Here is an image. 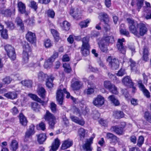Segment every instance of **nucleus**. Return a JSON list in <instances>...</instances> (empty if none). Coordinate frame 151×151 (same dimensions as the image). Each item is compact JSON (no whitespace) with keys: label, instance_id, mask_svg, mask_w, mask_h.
Returning a JSON list of instances; mask_svg holds the SVG:
<instances>
[{"label":"nucleus","instance_id":"bf43d9fd","mask_svg":"<svg viewBox=\"0 0 151 151\" xmlns=\"http://www.w3.org/2000/svg\"><path fill=\"white\" fill-rule=\"evenodd\" d=\"M44 45L45 47L49 48L52 46V44L49 39H47L45 41Z\"/></svg>","mask_w":151,"mask_h":151},{"label":"nucleus","instance_id":"cd10ccee","mask_svg":"<svg viewBox=\"0 0 151 151\" xmlns=\"http://www.w3.org/2000/svg\"><path fill=\"white\" fill-rule=\"evenodd\" d=\"M111 130L113 131L116 134H121L123 132V129L122 128H120L118 126H114L111 127Z\"/></svg>","mask_w":151,"mask_h":151},{"label":"nucleus","instance_id":"052dcab7","mask_svg":"<svg viewBox=\"0 0 151 151\" xmlns=\"http://www.w3.org/2000/svg\"><path fill=\"white\" fill-rule=\"evenodd\" d=\"M146 12L147 14L145 16L146 19H151V7L148 8Z\"/></svg>","mask_w":151,"mask_h":151},{"label":"nucleus","instance_id":"ddd939ff","mask_svg":"<svg viewBox=\"0 0 151 151\" xmlns=\"http://www.w3.org/2000/svg\"><path fill=\"white\" fill-rule=\"evenodd\" d=\"M139 87L140 89L142 91L144 95L147 98L150 97V93L145 88L144 86L142 83L141 81H139L138 82Z\"/></svg>","mask_w":151,"mask_h":151},{"label":"nucleus","instance_id":"2eb2a0df","mask_svg":"<svg viewBox=\"0 0 151 151\" xmlns=\"http://www.w3.org/2000/svg\"><path fill=\"white\" fill-rule=\"evenodd\" d=\"M106 137L110 139V143L113 145H115L118 141V139L112 133H107Z\"/></svg>","mask_w":151,"mask_h":151},{"label":"nucleus","instance_id":"864d4df0","mask_svg":"<svg viewBox=\"0 0 151 151\" xmlns=\"http://www.w3.org/2000/svg\"><path fill=\"white\" fill-rule=\"evenodd\" d=\"M63 66L65 68V70L68 72L69 73L71 70V68L68 63H65L63 64Z\"/></svg>","mask_w":151,"mask_h":151},{"label":"nucleus","instance_id":"b1692460","mask_svg":"<svg viewBox=\"0 0 151 151\" xmlns=\"http://www.w3.org/2000/svg\"><path fill=\"white\" fill-rule=\"evenodd\" d=\"M122 82L126 86H132L133 85V83L129 76L124 77L122 80Z\"/></svg>","mask_w":151,"mask_h":151},{"label":"nucleus","instance_id":"f257e3e1","mask_svg":"<svg viewBox=\"0 0 151 151\" xmlns=\"http://www.w3.org/2000/svg\"><path fill=\"white\" fill-rule=\"evenodd\" d=\"M127 20L129 24V31L134 35L139 37L146 34L148 29L145 24L142 23L138 24L131 18H127Z\"/></svg>","mask_w":151,"mask_h":151},{"label":"nucleus","instance_id":"aec40b11","mask_svg":"<svg viewBox=\"0 0 151 151\" xmlns=\"http://www.w3.org/2000/svg\"><path fill=\"white\" fill-rule=\"evenodd\" d=\"M37 141L39 144H42L47 139L46 135L44 134H40L37 135Z\"/></svg>","mask_w":151,"mask_h":151},{"label":"nucleus","instance_id":"c9c22d12","mask_svg":"<svg viewBox=\"0 0 151 151\" xmlns=\"http://www.w3.org/2000/svg\"><path fill=\"white\" fill-rule=\"evenodd\" d=\"M62 28L65 30H68L70 28V24L67 21H64L60 24Z\"/></svg>","mask_w":151,"mask_h":151},{"label":"nucleus","instance_id":"f704fd0d","mask_svg":"<svg viewBox=\"0 0 151 151\" xmlns=\"http://www.w3.org/2000/svg\"><path fill=\"white\" fill-rule=\"evenodd\" d=\"M148 48L146 46H144L143 48V57L144 60L145 61H146L148 59Z\"/></svg>","mask_w":151,"mask_h":151},{"label":"nucleus","instance_id":"8fccbe9b","mask_svg":"<svg viewBox=\"0 0 151 151\" xmlns=\"http://www.w3.org/2000/svg\"><path fill=\"white\" fill-rule=\"evenodd\" d=\"M21 83L24 86L28 87H30L32 86V81L31 80H25L22 81Z\"/></svg>","mask_w":151,"mask_h":151},{"label":"nucleus","instance_id":"37998d69","mask_svg":"<svg viewBox=\"0 0 151 151\" xmlns=\"http://www.w3.org/2000/svg\"><path fill=\"white\" fill-rule=\"evenodd\" d=\"M37 92L39 95L42 98H44L45 96V89L42 88L41 87L39 88Z\"/></svg>","mask_w":151,"mask_h":151},{"label":"nucleus","instance_id":"9d476101","mask_svg":"<svg viewBox=\"0 0 151 151\" xmlns=\"http://www.w3.org/2000/svg\"><path fill=\"white\" fill-rule=\"evenodd\" d=\"M15 9L14 7L11 8L9 9H6L5 10H3L1 11V13L5 16L6 17H10L11 15H14L15 14Z\"/></svg>","mask_w":151,"mask_h":151},{"label":"nucleus","instance_id":"412c9836","mask_svg":"<svg viewBox=\"0 0 151 151\" xmlns=\"http://www.w3.org/2000/svg\"><path fill=\"white\" fill-rule=\"evenodd\" d=\"M18 11L21 13L24 14L26 13V6L21 1H18L17 3Z\"/></svg>","mask_w":151,"mask_h":151},{"label":"nucleus","instance_id":"5701e85b","mask_svg":"<svg viewBox=\"0 0 151 151\" xmlns=\"http://www.w3.org/2000/svg\"><path fill=\"white\" fill-rule=\"evenodd\" d=\"M99 48L103 52H106L108 50L107 46L108 45L104 42V41L101 40L98 43Z\"/></svg>","mask_w":151,"mask_h":151},{"label":"nucleus","instance_id":"58836bf2","mask_svg":"<svg viewBox=\"0 0 151 151\" xmlns=\"http://www.w3.org/2000/svg\"><path fill=\"white\" fill-rule=\"evenodd\" d=\"M23 52L30 53L31 51V48L27 42H25L23 46Z\"/></svg>","mask_w":151,"mask_h":151},{"label":"nucleus","instance_id":"a878e982","mask_svg":"<svg viewBox=\"0 0 151 151\" xmlns=\"http://www.w3.org/2000/svg\"><path fill=\"white\" fill-rule=\"evenodd\" d=\"M87 133V131L83 128L80 129L78 131V135L79 137L81 140L83 139L85 135Z\"/></svg>","mask_w":151,"mask_h":151},{"label":"nucleus","instance_id":"0eeeda50","mask_svg":"<svg viewBox=\"0 0 151 151\" xmlns=\"http://www.w3.org/2000/svg\"><path fill=\"white\" fill-rule=\"evenodd\" d=\"M105 99L104 97L99 95L94 99L93 101V104L98 107L102 106L104 103Z\"/></svg>","mask_w":151,"mask_h":151},{"label":"nucleus","instance_id":"2f4dec72","mask_svg":"<svg viewBox=\"0 0 151 151\" xmlns=\"http://www.w3.org/2000/svg\"><path fill=\"white\" fill-rule=\"evenodd\" d=\"M29 96L34 100L39 102L42 105H44L46 103L41 100L37 95L33 94H29Z\"/></svg>","mask_w":151,"mask_h":151},{"label":"nucleus","instance_id":"0e129e2a","mask_svg":"<svg viewBox=\"0 0 151 151\" xmlns=\"http://www.w3.org/2000/svg\"><path fill=\"white\" fill-rule=\"evenodd\" d=\"M47 77V75L42 72H40L38 74L39 79L41 81L44 80Z\"/></svg>","mask_w":151,"mask_h":151},{"label":"nucleus","instance_id":"39448f33","mask_svg":"<svg viewBox=\"0 0 151 151\" xmlns=\"http://www.w3.org/2000/svg\"><path fill=\"white\" fill-rule=\"evenodd\" d=\"M95 135L93 134L89 139L86 140L85 144L83 145V148L85 151H91L92 148L91 147V145L93 143V141L95 137Z\"/></svg>","mask_w":151,"mask_h":151},{"label":"nucleus","instance_id":"c85d7f7f","mask_svg":"<svg viewBox=\"0 0 151 151\" xmlns=\"http://www.w3.org/2000/svg\"><path fill=\"white\" fill-rule=\"evenodd\" d=\"M54 59L52 57L48 58L45 62L44 67L46 68H50L52 65L53 62L54 61Z\"/></svg>","mask_w":151,"mask_h":151},{"label":"nucleus","instance_id":"338daca9","mask_svg":"<svg viewBox=\"0 0 151 151\" xmlns=\"http://www.w3.org/2000/svg\"><path fill=\"white\" fill-rule=\"evenodd\" d=\"M94 90L93 88H88L87 89L85 90V93L88 95L91 94L94 92Z\"/></svg>","mask_w":151,"mask_h":151},{"label":"nucleus","instance_id":"9b49d317","mask_svg":"<svg viewBox=\"0 0 151 151\" xmlns=\"http://www.w3.org/2000/svg\"><path fill=\"white\" fill-rule=\"evenodd\" d=\"M101 15L104 18V28L106 31H108L110 29V27L109 24V19L108 18V15L106 13H103Z\"/></svg>","mask_w":151,"mask_h":151},{"label":"nucleus","instance_id":"6ab92c4d","mask_svg":"<svg viewBox=\"0 0 151 151\" xmlns=\"http://www.w3.org/2000/svg\"><path fill=\"white\" fill-rule=\"evenodd\" d=\"M43 118L45 121L48 122L52 119H55V116L53 114L50 113L49 111L47 110L46 113L44 116Z\"/></svg>","mask_w":151,"mask_h":151},{"label":"nucleus","instance_id":"a19ab883","mask_svg":"<svg viewBox=\"0 0 151 151\" xmlns=\"http://www.w3.org/2000/svg\"><path fill=\"white\" fill-rule=\"evenodd\" d=\"M89 38L87 37H83L82 40V45L81 47H89V45L88 44Z\"/></svg>","mask_w":151,"mask_h":151},{"label":"nucleus","instance_id":"6e6d98bb","mask_svg":"<svg viewBox=\"0 0 151 151\" xmlns=\"http://www.w3.org/2000/svg\"><path fill=\"white\" fill-rule=\"evenodd\" d=\"M12 79L9 76H6L3 79V82L5 84H9L12 81Z\"/></svg>","mask_w":151,"mask_h":151},{"label":"nucleus","instance_id":"09e8293b","mask_svg":"<svg viewBox=\"0 0 151 151\" xmlns=\"http://www.w3.org/2000/svg\"><path fill=\"white\" fill-rule=\"evenodd\" d=\"M112 84L110 81H106L104 82L103 86L105 88L109 90Z\"/></svg>","mask_w":151,"mask_h":151},{"label":"nucleus","instance_id":"13d9d810","mask_svg":"<svg viewBox=\"0 0 151 151\" xmlns=\"http://www.w3.org/2000/svg\"><path fill=\"white\" fill-rule=\"evenodd\" d=\"M144 118L147 121L151 123V115L148 112H145Z\"/></svg>","mask_w":151,"mask_h":151},{"label":"nucleus","instance_id":"6e6552de","mask_svg":"<svg viewBox=\"0 0 151 151\" xmlns=\"http://www.w3.org/2000/svg\"><path fill=\"white\" fill-rule=\"evenodd\" d=\"M35 127V126L33 124H31L29 126V128L25 133V137L24 139V141H27L28 140V139L35 134V132L34 130Z\"/></svg>","mask_w":151,"mask_h":151},{"label":"nucleus","instance_id":"f3484780","mask_svg":"<svg viewBox=\"0 0 151 151\" xmlns=\"http://www.w3.org/2000/svg\"><path fill=\"white\" fill-rule=\"evenodd\" d=\"M70 118L73 122L81 125L83 126L85 124V122L83 119H79L77 117L74 116H71Z\"/></svg>","mask_w":151,"mask_h":151},{"label":"nucleus","instance_id":"7ed1b4c3","mask_svg":"<svg viewBox=\"0 0 151 151\" xmlns=\"http://www.w3.org/2000/svg\"><path fill=\"white\" fill-rule=\"evenodd\" d=\"M5 49L9 58L12 60H14L16 58V55L14 48L11 45H7L5 46Z\"/></svg>","mask_w":151,"mask_h":151},{"label":"nucleus","instance_id":"f03ea898","mask_svg":"<svg viewBox=\"0 0 151 151\" xmlns=\"http://www.w3.org/2000/svg\"><path fill=\"white\" fill-rule=\"evenodd\" d=\"M63 85H61L60 88H58L56 92V98L59 104L62 105L63 104L64 96L63 93L66 94V98L67 99L70 98L73 101L75 100V98L70 96V93L67 91L65 88H63Z\"/></svg>","mask_w":151,"mask_h":151},{"label":"nucleus","instance_id":"dca6fc26","mask_svg":"<svg viewBox=\"0 0 151 151\" xmlns=\"http://www.w3.org/2000/svg\"><path fill=\"white\" fill-rule=\"evenodd\" d=\"M70 13L74 18H78L81 14V12L79 9L76 8L71 9Z\"/></svg>","mask_w":151,"mask_h":151},{"label":"nucleus","instance_id":"393cba45","mask_svg":"<svg viewBox=\"0 0 151 151\" xmlns=\"http://www.w3.org/2000/svg\"><path fill=\"white\" fill-rule=\"evenodd\" d=\"M4 95L6 98L12 99H14L17 97V94L14 91L9 92L4 94Z\"/></svg>","mask_w":151,"mask_h":151},{"label":"nucleus","instance_id":"423d86ee","mask_svg":"<svg viewBox=\"0 0 151 151\" xmlns=\"http://www.w3.org/2000/svg\"><path fill=\"white\" fill-rule=\"evenodd\" d=\"M125 41L124 38L118 39L116 46L119 51L123 54H125L126 52V47L123 46V42Z\"/></svg>","mask_w":151,"mask_h":151},{"label":"nucleus","instance_id":"c756f323","mask_svg":"<svg viewBox=\"0 0 151 151\" xmlns=\"http://www.w3.org/2000/svg\"><path fill=\"white\" fill-rule=\"evenodd\" d=\"M54 59L52 57L48 58L45 62L44 67L46 68H50L52 65L53 62L54 61Z\"/></svg>","mask_w":151,"mask_h":151},{"label":"nucleus","instance_id":"f8f14e48","mask_svg":"<svg viewBox=\"0 0 151 151\" xmlns=\"http://www.w3.org/2000/svg\"><path fill=\"white\" fill-rule=\"evenodd\" d=\"M73 144V142L72 140L68 138L63 141L61 148L62 150L66 149L71 146Z\"/></svg>","mask_w":151,"mask_h":151},{"label":"nucleus","instance_id":"49530a36","mask_svg":"<svg viewBox=\"0 0 151 151\" xmlns=\"http://www.w3.org/2000/svg\"><path fill=\"white\" fill-rule=\"evenodd\" d=\"M16 22L17 25L19 26L21 29L23 30L24 29V26L22 20L19 17H17L16 19Z\"/></svg>","mask_w":151,"mask_h":151},{"label":"nucleus","instance_id":"20e7f679","mask_svg":"<svg viewBox=\"0 0 151 151\" xmlns=\"http://www.w3.org/2000/svg\"><path fill=\"white\" fill-rule=\"evenodd\" d=\"M107 61L109 62V66L113 69H116L119 66V62L118 60L115 58L112 59L111 56L108 57Z\"/></svg>","mask_w":151,"mask_h":151},{"label":"nucleus","instance_id":"bb28decb","mask_svg":"<svg viewBox=\"0 0 151 151\" xmlns=\"http://www.w3.org/2000/svg\"><path fill=\"white\" fill-rule=\"evenodd\" d=\"M18 147V142L15 140H12L10 145V149L12 151H16Z\"/></svg>","mask_w":151,"mask_h":151},{"label":"nucleus","instance_id":"79ce46f5","mask_svg":"<svg viewBox=\"0 0 151 151\" xmlns=\"http://www.w3.org/2000/svg\"><path fill=\"white\" fill-rule=\"evenodd\" d=\"M29 6L31 8L33 9L35 11H36L37 8V4L36 2L33 1H30Z\"/></svg>","mask_w":151,"mask_h":151},{"label":"nucleus","instance_id":"4be33fe9","mask_svg":"<svg viewBox=\"0 0 151 151\" xmlns=\"http://www.w3.org/2000/svg\"><path fill=\"white\" fill-rule=\"evenodd\" d=\"M108 99L110 101L111 103L115 106H118L120 104V102L115 97V96L111 95L109 96Z\"/></svg>","mask_w":151,"mask_h":151},{"label":"nucleus","instance_id":"4d7b16f0","mask_svg":"<svg viewBox=\"0 0 151 151\" xmlns=\"http://www.w3.org/2000/svg\"><path fill=\"white\" fill-rule=\"evenodd\" d=\"M144 138L142 136H140L139 137L138 140L137 145L139 147H140L143 144Z\"/></svg>","mask_w":151,"mask_h":151},{"label":"nucleus","instance_id":"de8ad7c7","mask_svg":"<svg viewBox=\"0 0 151 151\" xmlns=\"http://www.w3.org/2000/svg\"><path fill=\"white\" fill-rule=\"evenodd\" d=\"M29 53L23 52L22 58L23 61L24 63H26L28 62L29 59Z\"/></svg>","mask_w":151,"mask_h":151},{"label":"nucleus","instance_id":"774afa93","mask_svg":"<svg viewBox=\"0 0 151 151\" xmlns=\"http://www.w3.org/2000/svg\"><path fill=\"white\" fill-rule=\"evenodd\" d=\"M7 30L6 29L3 30L1 32V37L4 39H6L8 37Z\"/></svg>","mask_w":151,"mask_h":151},{"label":"nucleus","instance_id":"69168bd1","mask_svg":"<svg viewBox=\"0 0 151 151\" xmlns=\"http://www.w3.org/2000/svg\"><path fill=\"white\" fill-rule=\"evenodd\" d=\"M7 27L11 29H13L14 28V24L12 22L7 21L5 22Z\"/></svg>","mask_w":151,"mask_h":151},{"label":"nucleus","instance_id":"4c0bfd02","mask_svg":"<svg viewBox=\"0 0 151 151\" xmlns=\"http://www.w3.org/2000/svg\"><path fill=\"white\" fill-rule=\"evenodd\" d=\"M113 115L116 119L121 118L124 116V113L122 111H115L114 112Z\"/></svg>","mask_w":151,"mask_h":151},{"label":"nucleus","instance_id":"473e14b6","mask_svg":"<svg viewBox=\"0 0 151 151\" xmlns=\"http://www.w3.org/2000/svg\"><path fill=\"white\" fill-rule=\"evenodd\" d=\"M19 119L20 123L23 126L26 125L27 121L26 117L22 113H20L19 116Z\"/></svg>","mask_w":151,"mask_h":151},{"label":"nucleus","instance_id":"603ef678","mask_svg":"<svg viewBox=\"0 0 151 151\" xmlns=\"http://www.w3.org/2000/svg\"><path fill=\"white\" fill-rule=\"evenodd\" d=\"M56 123V118H55V119H52L48 121L49 128L50 129H53Z\"/></svg>","mask_w":151,"mask_h":151},{"label":"nucleus","instance_id":"680f3d73","mask_svg":"<svg viewBox=\"0 0 151 151\" xmlns=\"http://www.w3.org/2000/svg\"><path fill=\"white\" fill-rule=\"evenodd\" d=\"M129 64H130L132 70H135L136 67V63L134 61L131 59H129Z\"/></svg>","mask_w":151,"mask_h":151},{"label":"nucleus","instance_id":"e2e57ef3","mask_svg":"<svg viewBox=\"0 0 151 151\" xmlns=\"http://www.w3.org/2000/svg\"><path fill=\"white\" fill-rule=\"evenodd\" d=\"M47 16L52 18H53L55 15V13L52 10L49 9L48 10L47 12Z\"/></svg>","mask_w":151,"mask_h":151},{"label":"nucleus","instance_id":"1a4fd4ad","mask_svg":"<svg viewBox=\"0 0 151 151\" xmlns=\"http://www.w3.org/2000/svg\"><path fill=\"white\" fill-rule=\"evenodd\" d=\"M75 80L74 79L72 80L71 86L73 90L77 91L82 88L83 83L78 80L75 81Z\"/></svg>","mask_w":151,"mask_h":151},{"label":"nucleus","instance_id":"5fc2aeb1","mask_svg":"<svg viewBox=\"0 0 151 151\" xmlns=\"http://www.w3.org/2000/svg\"><path fill=\"white\" fill-rule=\"evenodd\" d=\"M144 1V0H137V6L138 11H139V9L141 8L143 5Z\"/></svg>","mask_w":151,"mask_h":151},{"label":"nucleus","instance_id":"4468645a","mask_svg":"<svg viewBox=\"0 0 151 151\" xmlns=\"http://www.w3.org/2000/svg\"><path fill=\"white\" fill-rule=\"evenodd\" d=\"M26 38L29 42L32 43L35 42L36 41L35 34L31 32H28L26 35Z\"/></svg>","mask_w":151,"mask_h":151},{"label":"nucleus","instance_id":"ea45409f","mask_svg":"<svg viewBox=\"0 0 151 151\" xmlns=\"http://www.w3.org/2000/svg\"><path fill=\"white\" fill-rule=\"evenodd\" d=\"M51 32L55 40L58 41L59 39V35L58 32L54 29H51Z\"/></svg>","mask_w":151,"mask_h":151},{"label":"nucleus","instance_id":"a18cd8bd","mask_svg":"<svg viewBox=\"0 0 151 151\" xmlns=\"http://www.w3.org/2000/svg\"><path fill=\"white\" fill-rule=\"evenodd\" d=\"M109 90L110 92L113 94H117L118 93V91L117 88L113 84Z\"/></svg>","mask_w":151,"mask_h":151},{"label":"nucleus","instance_id":"3c124183","mask_svg":"<svg viewBox=\"0 0 151 151\" xmlns=\"http://www.w3.org/2000/svg\"><path fill=\"white\" fill-rule=\"evenodd\" d=\"M32 108L33 110L36 111H38L40 108V106L36 102L32 103Z\"/></svg>","mask_w":151,"mask_h":151},{"label":"nucleus","instance_id":"c03bdc74","mask_svg":"<svg viewBox=\"0 0 151 151\" xmlns=\"http://www.w3.org/2000/svg\"><path fill=\"white\" fill-rule=\"evenodd\" d=\"M90 19H88L81 22L79 24L81 28L86 27L88 26V24L90 22Z\"/></svg>","mask_w":151,"mask_h":151},{"label":"nucleus","instance_id":"e433bc0d","mask_svg":"<svg viewBox=\"0 0 151 151\" xmlns=\"http://www.w3.org/2000/svg\"><path fill=\"white\" fill-rule=\"evenodd\" d=\"M54 79V78L52 76L47 79L46 85L48 88H51L53 87V84L52 82Z\"/></svg>","mask_w":151,"mask_h":151},{"label":"nucleus","instance_id":"a211bd4d","mask_svg":"<svg viewBox=\"0 0 151 151\" xmlns=\"http://www.w3.org/2000/svg\"><path fill=\"white\" fill-rule=\"evenodd\" d=\"M60 145V140L56 138L55 139L54 142L51 146V148L50 151H56L59 147Z\"/></svg>","mask_w":151,"mask_h":151},{"label":"nucleus","instance_id":"7c9ffc66","mask_svg":"<svg viewBox=\"0 0 151 151\" xmlns=\"http://www.w3.org/2000/svg\"><path fill=\"white\" fill-rule=\"evenodd\" d=\"M103 41H104V42L108 44L109 43H112L114 41V39L113 36H108L105 37L103 40H102Z\"/></svg>","mask_w":151,"mask_h":151},{"label":"nucleus","instance_id":"72a5a7b5","mask_svg":"<svg viewBox=\"0 0 151 151\" xmlns=\"http://www.w3.org/2000/svg\"><path fill=\"white\" fill-rule=\"evenodd\" d=\"M89 47H81V51L83 55L86 56L88 55L89 53Z\"/></svg>","mask_w":151,"mask_h":151}]
</instances>
